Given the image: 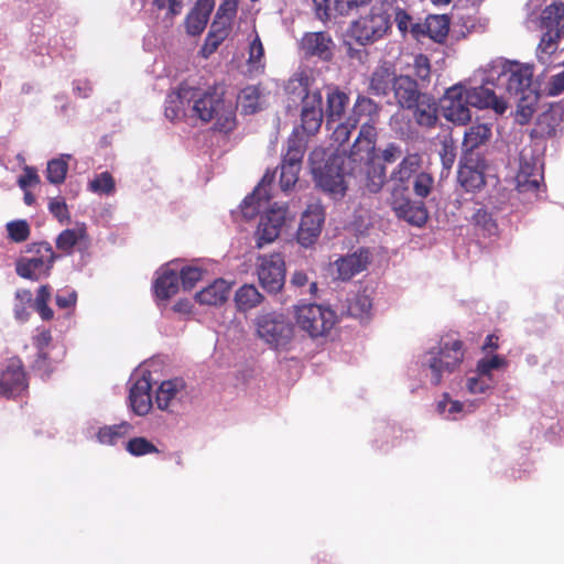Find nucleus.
<instances>
[{"mask_svg": "<svg viewBox=\"0 0 564 564\" xmlns=\"http://www.w3.org/2000/svg\"><path fill=\"white\" fill-rule=\"evenodd\" d=\"M193 105L191 118L203 123L214 121V129L219 132L229 133L237 126L236 102L226 96L224 84H214L203 89L193 87Z\"/></svg>", "mask_w": 564, "mask_h": 564, "instance_id": "f257e3e1", "label": "nucleus"}, {"mask_svg": "<svg viewBox=\"0 0 564 564\" xmlns=\"http://www.w3.org/2000/svg\"><path fill=\"white\" fill-rule=\"evenodd\" d=\"M533 73L532 65L514 61L503 62L499 73V79L505 80L507 93L518 98L514 119L521 126L531 121L540 98L539 91L533 87Z\"/></svg>", "mask_w": 564, "mask_h": 564, "instance_id": "f03ea898", "label": "nucleus"}, {"mask_svg": "<svg viewBox=\"0 0 564 564\" xmlns=\"http://www.w3.org/2000/svg\"><path fill=\"white\" fill-rule=\"evenodd\" d=\"M308 162L317 187L335 199L345 196L348 188L345 154L316 148L310 153Z\"/></svg>", "mask_w": 564, "mask_h": 564, "instance_id": "7ed1b4c3", "label": "nucleus"}, {"mask_svg": "<svg viewBox=\"0 0 564 564\" xmlns=\"http://www.w3.org/2000/svg\"><path fill=\"white\" fill-rule=\"evenodd\" d=\"M30 256L21 257L15 262L17 274L31 281H40L50 276L58 256L46 241L33 242L28 246Z\"/></svg>", "mask_w": 564, "mask_h": 564, "instance_id": "20e7f679", "label": "nucleus"}, {"mask_svg": "<svg viewBox=\"0 0 564 564\" xmlns=\"http://www.w3.org/2000/svg\"><path fill=\"white\" fill-rule=\"evenodd\" d=\"M463 341L452 337H443L438 347L429 351L426 365L432 372L431 382L438 386L444 375L454 372L464 360Z\"/></svg>", "mask_w": 564, "mask_h": 564, "instance_id": "39448f33", "label": "nucleus"}, {"mask_svg": "<svg viewBox=\"0 0 564 564\" xmlns=\"http://www.w3.org/2000/svg\"><path fill=\"white\" fill-rule=\"evenodd\" d=\"M563 19L564 3L561 1L553 2L542 11L541 22L546 32L540 41V53L538 57L539 62L546 66H551L553 64L551 57L557 51L563 31V25H561Z\"/></svg>", "mask_w": 564, "mask_h": 564, "instance_id": "423d86ee", "label": "nucleus"}, {"mask_svg": "<svg viewBox=\"0 0 564 564\" xmlns=\"http://www.w3.org/2000/svg\"><path fill=\"white\" fill-rule=\"evenodd\" d=\"M387 202L398 218L411 225L421 227L427 221V210L423 202L411 199L408 184L391 182Z\"/></svg>", "mask_w": 564, "mask_h": 564, "instance_id": "0eeeda50", "label": "nucleus"}, {"mask_svg": "<svg viewBox=\"0 0 564 564\" xmlns=\"http://www.w3.org/2000/svg\"><path fill=\"white\" fill-rule=\"evenodd\" d=\"M391 28L390 15L382 7H372L370 12L355 20L349 34L362 46L382 39Z\"/></svg>", "mask_w": 564, "mask_h": 564, "instance_id": "6e6552de", "label": "nucleus"}, {"mask_svg": "<svg viewBox=\"0 0 564 564\" xmlns=\"http://www.w3.org/2000/svg\"><path fill=\"white\" fill-rule=\"evenodd\" d=\"M296 322L311 337L325 336L336 322L334 311L317 304H306L297 307Z\"/></svg>", "mask_w": 564, "mask_h": 564, "instance_id": "1a4fd4ad", "label": "nucleus"}, {"mask_svg": "<svg viewBox=\"0 0 564 564\" xmlns=\"http://www.w3.org/2000/svg\"><path fill=\"white\" fill-rule=\"evenodd\" d=\"M257 275L260 285L269 293H278L285 282V261L280 252L257 258Z\"/></svg>", "mask_w": 564, "mask_h": 564, "instance_id": "9d476101", "label": "nucleus"}, {"mask_svg": "<svg viewBox=\"0 0 564 564\" xmlns=\"http://www.w3.org/2000/svg\"><path fill=\"white\" fill-rule=\"evenodd\" d=\"M257 333L265 343L279 348L285 346L291 340L293 326L283 315L267 313L258 316Z\"/></svg>", "mask_w": 564, "mask_h": 564, "instance_id": "9b49d317", "label": "nucleus"}, {"mask_svg": "<svg viewBox=\"0 0 564 564\" xmlns=\"http://www.w3.org/2000/svg\"><path fill=\"white\" fill-rule=\"evenodd\" d=\"M29 388L28 376L22 360L12 357L0 368V395L12 399L23 394Z\"/></svg>", "mask_w": 564, "mask_h": 564, "instance_id": "f8f14e48", "label": "nucleus"}, {"mask_svg": "<svg viewBox=\"0 0 564 564\" xmlns=\"http://www.w3.org/2000/svg\"><path fill=\"white\" fill-rule=\"evenodd\" d=\"M469 100L467 99L466 87L454 85L444 95L443 112L448 121L458 124H466L471 119Z\"/></svg>", "mask_w": 564, "mask_h": 564, "instance_id": "ddd939ff", "label": "nucleus"}, {"mask_svg": "<svg viewBox=\"0 0 564 564\" xmlns=\"http://www.w3.org/2000/svg\"><path fill=\"white\" fill-rule=\"evenodd\" d=\"M377 128L373 122H364L346 160L362 165L371 163L377 143Z\"/></svg>", "mask_w": 564, "mask_h": 564, "instance_id": "4468645a", "label": "nucleus"}, {"mask_svg": "<svg viewBox=\"0 0 564 564\" xmlns=\"http://www.w3.org/2000/svg\"><path fill=\"white\" fill-rule=\"evenodd\" d=\"M325 221L324 207L318 203L310 204L302 215L297 230V241L307 248L318 239Z\"/></svg>", "mask_w": 564, "mask_h": 564, "instance_id": "2eb2a0df", "label": "nucleus"}, {"mask_svg": "<svg viewBox=\"0 0 564 564\" xmlns=\"http://www.w3.org/2000/svg\"><path fill=\"white\" fill-rule=\"evenodd\" d=\"M288 208L282 206H272L261 216L257 228V248L273 242L280 235L281 228L285 224Z\"/></svg>", "mask_w": 564, "mask_h": 564, "instance_id": "dca6fc26", "label": "nucleus"}, {"mask_svg": "<svg viewBox=\"0 0 564 564\" xmlns=\"http://www.w3.org/2000/svg\"><path fill=\"white\" fill-rule=\"evenodd\" d=\"M192 86L182 83L177 88L171 91L165 100L164 115L171 121H177L183 118H191L189 107L193 105Z\"/></svg>", "mask_w": 564, "mask_h": 564, "instance_id": "f3484780", "label": "nucleus"}, {"mask_svg": "<svg viewBox=\"0 0 564 564\" xmlns=\"http://www.w3.org/2000/svg\"><path fill=\"white\" fill-rule=\"evenodd\" d=\"M333 40L332 36L324 31L307 32L300 42L301 50L307 57H318L324 62H328L333 57Z\"/></svg>", "mask_w": 564, "mask_h": 564, "instance_id": "a211bd4d", "label": "nucleus"}, {"mask_svg": "<svg viewBox=\"0 0 564 564\" xmlns=\"http://www.w3.org/2000/svg\"><path fill=\"white\" fill-rule=\"evenodd\" d=\"M274 176V172L267 171L253 192L245 197L240 206L245 218H253L269 203L270 194L268 187L273 183Z\"/></svg>", "mask_w": 564, "mask_h": 564, "instance_id": "6ab92c4d", "label": "nucleus"}, {"mask_svg": "<svg viewBox=\"0 0 564 564\" xmlns=\"http://www.w3.org/2000/svg\"><path fill=\"white\" fill-rule=\"evenodd\" d=\"M466 94L471 107L479 109L491 108L498 115L505 113L508 109L507 101L502 97H498L491 88L485 85L466 88Z\"/></svg>", "mask_w": 564, "mask_h": 564, "instance_id": "aec40b11", "label": "nucleus"}, {"mask_svg": "<svg viewBox=\"0 0 564 564\" xmlns=\"http://www.w3.org/2000/svg\"><path fill=\"white\" fill-rule=\"evenodd\" d=\"M413 113L414 121L424 128H434L436 126L438 116V105L434 96L429 93L421 95L414 105L410 107Z\"/></svg>", "mask_w": 564, "mask_h": 564, "instance_id": "412c9836", "label": "nucleus"}, {"mask_svg": "<svg viewBox=\"0 0 564 564\" xmlns=\"http://www.w3.org/2000/svg\"><path fill=\"white\" fill-rule=\"evenodd\" d=\"M392 93L398 106L403 109H410L414 101L425 94L421 90L419 82L409 75L398 76Z\"/></svg>", "mask_w": 564, "mask_h": 564, "instance_id": "4be33fe9", "label": "nucleus"}, {"mask_svg": "<svg viewBox=\"0 0 564 564\" xmlns=\"http://www.w3.org/2000/svg\"><path fill=\"white\" fill-rule=\"evenodd\" d=\"M150 377L142 376L130 389L129 401L132 411L137 415H145L152 409Z\"/></svg>", "mask_w": 564, "mask_h": 564, "instance_id": "5701e85b", "label": "nucleus"}, {"mask_svg": "<svg viewBox=\"0 0 564 564\" xmlns=\"http://www.w3.org/2000/svg\"><path fill=\"white\" fill-rule=\"evenodd\" d=\"M422 154L417 152L406 153L391 171L389 181L409 185L411 178H414L422 171Z\"/></svg>", "mask_w": 564, "mask_h": 564, "instance_id": "b1692460", "label": "nucleus"}, {"mask_svg": "<svg viewBox=\"0 0 564 564\" xmlns=\"http://www.w3.org/2000/svg\"><path fill=\"white\" fill-rule=\"evenodd\" d=\"M398 76L394 67L387 63L377 66L369 78V91L379 97L387 96L393 90Z\"/></svg>", "mask_w": 564, "mask_h": 564, "instance_id": "393cba45", "label": "nucleus"}, {"mask_svg": "<svg viewBox=\"0 0 564 564\" xmlns=\"http://www.w3.org/2000/svg\"><path fill=\"white\" fill-rule=\"evenodd\" d=\"M542 180L543 174L534 162L520 160V167L516 176L517 189L520 193H536Z\"/></svg>", "mask_w": 564, "mask_h": 564, "instance_id": "a878e982", "label": "nucleus"}, {"mask_svg": "<svg viewBox=\"0 0 564 564\" xmlns=\"http://www.w3.org/2000/svg\"><path fill=\"white\" fill-rule=\"evenodd\" d=\"M349 96L338 87L330 88L326 95V128L332 129V123L340 121L349 105Z\"/></svg>", "mask_w": 564, "mask_h": 564, "instance_id": "bb28decb", "label": "nucleus"}, {"mask_svg": "<svg viewBox=\"0 0 564 564\" xmlns=\"http://www.w3.org/2000/svg\"><path fill=\"white\" fill-rule=\"evenodd\" d=\"M230 286L224 279H217L212 284L195 294V300L199 304L221 305L229 296Z\"/></svg>", "mask_w": 564, "mask_h": 564, "instance_id": "cd10ccee", "label": "nucleus"}, {"mask_svg": "<svg viewBox=\"0 0 564 564\" xmlns=\"http://www.w3.org/2000/svg\"><path fill=\"white\" fill-rule=\"evenodd\" d=\"M457 181L467 193H475L486 184L484 171L469 163H462L459 165Z\"/></svg>", "mask_w": 564, "mask_h": 564, "instance_id": "c85d7f7f", "label": "nucleus"}, {"mask_svg": "<svg viewBox=\"0 0 564 564\" xmlns=\"http://www.w3.org/2000/svg\"><path fill=\"white\" fill-rule=\"evenodd\" d=\"M178 284L180 281L177 273L172 269L164 270L155 279L153 284V292L155 297L160 301H169L178 292Z\"/></svg>", "mask_w": 564, "mask_h": 564, "instance_id": "c756f323", "label": "nucleus"}, {"mask_svg": "<svg viewBox=\"0 0 564 564\" xmlns=\"http://www.w3.org/2000/svg\"><path fill=\"white\" fill-rule=\"evenodd\" d=\"M185 383L183 379L175 378L163 381L155 395V403L160 410H169L173 401L184 390Z\"/></svg>", "mask_w": 564, "mask_h": 564, "instance_id": "7c9ffc66", "label": "nucleus"}, {"mask_svg": "<svg viewBox=\"0 0 564 564\" xmlns=\"http://www.w3.org/2000/svg\"><path fill=\"white\" fill-rule=\"evenodd\" d=\"M372 299L366 290L354 294L347 304V314L359 321H368L371 317Z\"/></svg>", "mask_w": 564, "mask_h": 564, "instance_id": "2f4dec72", "label": "nucleus"}, {"mask_svg": "<svg viewBox=\"0 0 564 564\" xmlns=\"http://www.w3.org/2000/svg\"><path fill=\"white\" fill-rule=\"evenodd\" d=\"M263 295L253 284H243L235 293V303L240 312H247L263 301Z\"/></svg>", "mask_w": 564, "mask_h": 564, "instance_id": "473e14b6", "label": "nucleus"}, {"mask_svg": "<svg viewBox=\"0 0 564 564\" xmlns=\"http://www.w3.org/2000/svg\"><path fill=\"white\" fill-rule=\"evenodd\" d=\"M491 137V128L486 123L470 126L464 133L463 148L466 152L485 144Z\"/></svg>", "mask_w": 564, "mask_h": 564, "instance_id": "72a5a7b5", "label": "nucleus"}, {"mask_svg": "<svg viewBox=\"0 0 564 564\" xmlns=\"http://www.w3.org/2000/svg\"><path fill=\"white\" fill-rule=\"evenodd\" d=\"M427 36L436 43H444L449 32V19L445 14H431L425 19Z\"/></svg>", "mask_w": 564, "mask_h": 564, "instance_id": "f704fd0d", "label": "nucleus"}, {"mask_svg": "<svg viewBox=\"0 0 564 564\" xmlns=\"http://www.w3.org/2000/svg\"><path fill=\"white\" fill-rule=\"evenodd\" d=\"M314 82L315 79L310 73L305 70L296 72L288 80L285 91L288 95L303 98L312 90Z\"/></svg>", "mask_w": 564, "mask_h": 564, "instance_id": "c9c22d12", "label": "nucleus"}, {"mask_svg": "<svg viewBox=\"0 0 564 564\" xmlns=\"http://www.w3.org/2000/svg\"><path fill=\"white\" fill-rule=\"evenodd\" d=\"M471 224L476 231L484 237L498 235V224L492 214L485 208H478L471 216Z\"/></svg>", "mask_w": 564, "mask_h": 564, "instance_id": "e433bc0d", "label": "nucleus"}, {"mask_svg": "<svg viewBox=\"0 0 564 564\" xmlns=\"http://www.w3.org/2000/svg\"><path fill=\"white\" fill-rule=\"evenodd\" d=\"M336 267L337 276L343 281L350 280L354 275L366 269L362 257L356 253L340 258L336 261Z\"/></svg>", "mask_w": 564, "mask_h": 564, "instance_id": "4c0bfd02", "label": "nucleus"}, {"mask_svg": "<svg viewBox=\"0 0 564 564\" xmlns=\"http://www.w3.org/2000/svg\"><path fill=\"white\" fill-rule=\"evenodd\" d=\"M230 30L231 28L224 25L223 22L213 21L202 48L203 54L208 56L214 53L228 36Z\"/></svg>", "mask_w": 564, "mask_h": 564, "instance_id": "58836bf2", "label": "nucleus"}, {"mask_svg": "<svg viewBox=\"0 0 564 564\" xmlns=\"http://www.w3.org/2000/svg\"><path fill=\"white\" fill-rule=\"evenodd\" d=\"M379 112L380 107L375 100L366 96H358L350 116H355L358 121L361 117H366V122H373L376 126V119L379 117Z\"/></svg>", "mask_w": 564, "mask_h": 564, "instance_id": "ea45409f", "label": "nucleus"}, {"mask_svg": "<svg viewBox=\"0 0 564 564\" xmlns=\"http://www.w3.org/2000/svg\"><path fill=\"white\" fill-rule=\"evenodd\" d=\"M365 188L371 193H379L387 182L386 166L381 164H367Z\"/></svg>", "mask_w": 564, "mask_h": 564, "instance_id": "a19ab883", "label": "nucleus"}, {"mask_svg": "<svg viewBox=\"0 0 564 564\" xmlns=\"http://www.w3.org/2000/svg\"><path fill=\"white\" fill-rule=\"evenodd\" d=\"M260 90L257 86H247L240 90L238 95V102L241 106V111L245 115L256 113L259 108Z\"/></svg>", "mask_w": 564, "mask_h": 564, "instance_id": "79ce46f5", "label": "nucleus"}, {"mask_svg": "<svg viewBox=\"0 0 564 564\" xmlns=\"http://www.w3.org/2000/svg\"><path fill=\"white\" fill-rule=\"evenodd\" d=\"M131 430V425L127 422L120 424L104 426L98 431L97 437L100 443L113 445L119 438H122Z\"/></svg>", "mask_w": 564, "mask_h": 564, "instance_id": "37998d69", "label": "nucleus"}, {"mask_svg": "<svg viewBox=\"0 0 564 564\" xmlns=\"http://www.w3.org/2000/svg\"><path fill=\"white\" fill-rule=\"evenodd\" d=\"M85 236V230L65 229L56 238V248L67 254L73 252L74 247Z\"/></svg>", "mask_w": 564, "mask_h": 564, "instance_id": "c03bdc74", "label": "nucleus"}, {"mask_svg": "<svg viewBox=\"0 0 564 564\" xmlns=\"http://www.w3.org/2000/svg\"><path fill=\"white\" fill-rule=\"evenodd\" d=\"M305 151L306 145L304 141L296 135L291 137L288 140L286 153L283 155L282 161L302 166Z\"/></svg>", "mask_w": 564, "mask_h": 564, "instance_id": "a18cd8bd", "label": "nucleus"}, {"mask_svg": "<svg viewBox=\"0 0 564 564\" xmlns=\"http://www.w3.org/2000/svg\"><path fill=\"white\" fill-rule=\"evenodd\" d=\"M68 171V163L64 158L48 161L46 167V178L50 183L59 185L64 183Z\"/></svg>", "mask_w": 564, "mask_h": 564, "instance_id": "49530a36", "label": "nucleus"}, {"mask_svg": "<svg viewBox=\"0 0 564 564\" xmlns=\"http://www.w3.org/2000/svg\"><path fill=\"white\" fill-rule=\"evenodd\" d=\"M323 118V110H308V108H302L301 110L302 128L307 134L313 135L318 132Z\"/></svg>", "mask_w": 564, "mask_h": 564, "instance_id": "de8ad7c7", "label": "nucleus"}, {"mask_svg": "<svg viewBox=\"0 0 564 564\" xmlns=\"http://www.w3.org/2000/svg\"><path fill=\"white\" fill-rule=\"evenodd\" d=\"M507 365L508 361L505 357H501L499 355H492L489 358L485 357L478 360L476 366V373L479 375L480 377H486L489 380H492L491 371L507 367Z\"/></svg>", "mask_w": 564, "mask_h": 564, "instance_id": "09e8293b", "label": "nucleus"}, {"mask_svg": "<svg viewBox=\"0 0 564 564\" xmlns=\"http://www.w3.org/2000/svg\"><path fill=\"white\" fill-rule=\"evenodd\" d=\"M434 188V177L432 173L427 171H421L413 178V193L416 197L424 199L426 198Z\"/></svg>", "mask_w": 564, "mask_h": 564, "instance_id": "8fccbe9b", "label": "nucleus"}, {"mask_svg": "<svg viewBox=\"0 0 564 564\" xmlns=\"http://www.w3.org/2000/svg\"><path fill=\"white\" fill-rule=\"evenodd\" d=\"M358 119L355 116H349L345 121L339 122L333 131V140L343 145L349 141L351 132L357 128Z\"/></svg>", "mask_w": 564, "mask_h": 564, "instance_id": "3c124183", "label": "nucleus"}, {"mask_svg": "<svg viewBox=\"0 0 564 564\" xmlns=\"http://www.w3.org/2000/svg\"><path fill=\"white\" fill-rule=\"evenodd\" d=\"M300 171V165L281 162L280 186L282 191L286 192L296 184Z\"/></svg>", "mask_w": 564, "mask_h": 564, "instance_id": "603ef678", "label": "nucleus"}, {"mask_svg": "<svg viewBox=\"0 0 564 564\" xmlns=\"http://www.w3.org/2000/svg\"><path fill=\"white\" fill-rule=\"evenodd\" d=\"M93 193L109 195L115 191V180L109 172H102L88 184Z\"/></svg>", "mask_w": 564, "mask_h": 564, "instance_id": "864d4df0", "label": "nucleus"}, {"mask_svg": "<svg viewBox=\"0 0 564 564\" xmlns=\"http://www.w3.org/2000/svg\"><path fill=\"white\" fill-rule=\"evenodd\" d=\"M205 271L196 265L183 267L180 271L178 281L182 282L184 290H192L198 281L203 279Z\"/></svg>", "mask_w": 564, "mask_h": 564, "instance_id": "5fc2aeb1", "label": "nucleus"}, {"mask_svg": "<svg viewBox=\"0 0 564 564\" xmlns=\"http://www.w3.org/2000/svg\"><path fill=\"white\" fill-rule=\"evenodd\" d=\"M126 449L133 456L159 453L158 447L152 442L141 436L131 438L127 443Z\"/></svg>", "mask_w": 564, "mask_h": 564, "instance_id": "6e6d98bb", "label": "nucleus"}, {"mask_svg": "<svg viewBox=\"0 0 564 564\" xmlns=\"http://www.w3.org/2000/svg\"><path fill=\"white\" fill-rule=\"evenodd\" d=\"M237 0H224L217 9L214 21H220L224 25L231 28V23L237 14Z\"/></svg>", "mask_w": 564, "mask_h": 564, "instance_id": "4d7b16f0", "label": "nucleus"}, {"mask_svg": "<svg viewBox=\"0 0 564 564\" xmlns=\"http://www.w3.org/2000/svg\"><path fill=\"white\" fill-rule=\"evenodd\" d=\"M56 361L50 356L47 350H37L36 358L33 362V369L41 373L42 377H48L55 369Z\"/></svg>", "mask_w": 564, "mask_h": 564, "instance_id": "13d9d810", "label": "nucleus"}, {"mask_svg": "<svg viewBox=\"0 0 564 564\" xmlns=\"http://www.w3.org/2000/svg\"><path fill=\"white\" fill-rule=\"evenodd\" d=\"M9 238L14 242H23L30 236V226L26 220H13L7 224Z\"/></svg>", "mask_w": 564, "mask_h": 564, "instance_id": "bf43d9fd", "label": "nucleus"}, {"mask_svg": "<svg viewBox=\"0 0 564 564\" xmlns=\"http://www.w3.org/2000/svg\"><path fill=\"white\" fill-rule=\"evenodd\" d=\"M209 18L191 10L186 17V31L191 35H199L206 28Z\"/></svg>", "mask_w": 564, "mask_h": 564, "instance_id": "052dcab7", "label": "nucleus"}, {"mask_svg": "<svg viewBox=\"0 0 564 564\" xmlns=\"http://www.w3.org/2000/svg\"><path fill=\"white\" fill-rule=\"evenodd\" d=\"M564 91V70L553 75L545 86L539 91L540 97H554Z\"/></svg>", "mask_w": 564, "mask_h": 564, "instance_id": "680f3d73", "label": "nucleus"}, {"mask_svg": "<svg viewBox=\"0 0 564 564\" xmlns=\"http://www.w3.org/2000/svg\"><path fill=\"white\" fill-rule=\"evenodd\" d=\"M413 69L415 76L422 83H429L431 78V62L430 58L424 54H419L414 57Z\"/></svg>", "mask_w": 564, "mask_h": 564, "instance_id": "e2e57ef3", "label": "nucleus"}, {"mask_svg": "<svg viewBox=\"0 0 564 564\" xmlns=\"http://www.w3.org/2000/svg\"><path fill=\"white\" fill-rule=\"evenodd\" d=\"M492 387V380H489L486 377H480L476 373V376L468 377L466 382L467 390L473 393H485Z\"/></svg>", "mask_w": 564, "mask_h": 564, "instance_id": "0e129e2a", "label": "nucleus"}, {"mask_svg": "<svg viewBox=\"0 0 564 564\" xmlns=\"http://www.w3.org/2000/svg\"><path fill=\"white\" fill-rule=\"evenodd\" d=\"M370 0H333L334 11L339 15H347L352 10L364 7L369 3Z\"/></svg>", "mask_w": 564, "mask_h": 564, "instance_id": "69168bd1", "label": "nucleus"}, {"mask_svg": "<svg viewBox=\"0 0 564 564\" xmlns=\"http://www.w3.org/2000/svg\"><path fill=\"white\" fill-rule=\"evenodd\" d=\"M153 6L159 10L166 9V17L173 19L181 14L183 9V0H153Z\"/></svg>", "mask_w": 564, "mask_h": 564, "instance_id": "338daca9", "label": "nucleus"}, {"mask_svg": "<svg viewBox=\"0 0 564 564\" xmlns=\"http://www.w3.org/2000/svg\"><path fill=\"white\" fill-rule=\"evenodd\" d=\"M544 121L552 128H555L564 118V106L561 102L551 105L550 109L542 115Z\"/></svg>", "mask_w": 564, "mask_h": 564, "instance_id": "774afa93", "label": "nucleus"}]
</instances>
